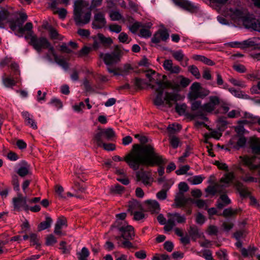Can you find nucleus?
<instances>
[{"label": "nucleus", "instance_id": "nucleus-16", "mask_svg": "<svg viewBox=\"0 0 260 260\" xmlns=\"http://www.w3.org/2000/svg\"><path fill=\"white\" fill-rule=\"evenodd\" d=\"M174 4L180 8L188 11L193 12L196 11L198 7L192 3L188 0H173Z\"/></svg>", "mask_w": 260, "mask_h": 260}, {"label": "nucleus", "instance_id": "nucleus-44", "mask_svg": "<svg viewBox=\"0 0 260 260\" xmlns=\"http://www.w3.org/2000/svg\"><path fill=\"white\" fill-rule=\"evenodd\" d=\"M204 178V177H202L201 175H196L189 178L188 180L192 184L197 185L201 184L203 182Z\"/></svg>", "mask_w": 260, "mask_h": 260}, {"label": "nucleus", "instance_id": "nucleus-18", "mask_svg": "<svg viewBox=\"0 0 260 260\" xmlns=\"http://www.w3.org/2000/svg\"><path fill=\"white\" fill-rule=\"evenodd\" d=\"M25 40H30L28 42L29 45L32 46L35 50L39 49V44L40 40L42 38V37H38L36 35H33V31L27 32L26 35L24 36Z\"/></svg>", "mask_w": 260, "mask_h": 260}, {"label": "nucleus", "instance_id": "nucleus-29", "mask_svg": "<svg viewBox=\"0 0 260 260\" xmlns=\"http://www.w3.org/2000/svg\"><path fill=\"white\" fill-rule=\"evenodd\" d=\"M239 171L242 174V176H240V179L242 181L245 182H256L257 180L255 178L249 176L248 173H246L245 170L240 168H239Z\"/></svg>", "mask_w": 260, "mask_h": 260}, {"label": "nucleus", "instance_id": "nucleus-24", "mask_svg": "<svg viewBox=\"0 0 260 260\" xmlns=\"http://www.w3.org/2000/svg\"><path fill=\"white\" fill-rule=\"evenodd\" d=\"M67 221L65 217L63 216L59 217L55 223L54 228V233L57 235H60L61 234L60 229L63 226H67Z\"/></svg>", "mask_w": 260, "mask_h": 260}, {"label": "nucleus", "instance_id": "nucleus-40", "mask_svg": "<svg viewBox=\"0 0 260 260\" xmlns=\"http://www.w3.org/2000/svg\"><path fill=\"white\" fill-rule=\"evenodd\" d=\"M165 226L164 228V230L166 232H169L173 229V228L176 226L175 222H174L173 219L172 218H168L167 220V222L166 224H164Z\"/></svg>", "mask_w": 260, "mask_h": 260}, {"label": "nucleus", "instance_id": "nucleus-8", "mask_svg": "<svg viewBox=\"0 0 260 260\" xmlns=\"http://www.w3.org/2000/svg\"><path fill=\"white\" fill-rule=\"evenodd\" d=\"M178 187L180 196L176 197L175 204L177 207H184L187 202L186 198L184 197V193L188 190L189 186L186 182H181L178 185Z\"/></svg>", "mask_w": 260, "mask_h": 260}, {"label": "nucleus", "instance_id": "nucleus-57", "mask_svg": "<svg viewBox=\"0 0 260 260\" xmlns=\"http://www.w3.org/2000/svg\"><path fill=\"white\" fill-rule=\"evenodd\" d=\"M128 39V35L124 32H121L118 36V40L119 42L122 43H129V41H127Z\"/></svg>", "mask_w": 260, "mask_h": 260}, {"label": "nucleus", "instance_id": "nucleus-6", "mask_svg": "<svg viewBox=\"0 0 260 260\" xmlns=\"http://www.w3.org/2000/svg\"><path fill=\"white\" fill-rule=\"evenodd\" d=\"M27 198L24 197L19 192L17 194V197H14L12 199V204L14 210L15 211H20L24 210L26 212L29 211V206L27 204Z\"/></svg>", "mask_w": 260, "mask_h": 260}, {"label": "nucleus", "instance_id": "nucleus-49", "mask_svg": "<svg viewBox=\"0 0 260 260\" xmlns=\"http://www.w3.org/2000/svg\"><path fill=\"white\" fill-rule=\"evenodd\" d=\"M230 11L234 15L235 17L237 19H241L243 20L245 16H243V13L241 10L238 9H231Z\"/></svg>", "mask_w": 260, "mask_h": 260}, {"label": "nucleus", "instance_id": "nucleus-10", "mask_svg": "<svg viewBox=\"0 0 260 260\" xmlns=\"http://www.w3.org/2000/svg\"><path fill=\"white\" fill-rule=\"evenodd\" d=\"M115 136V134L113 129L111 128H108L106 129H101L94 136L93 140L94 142H99L102 144V141H111Z\"/></svg>", "mask_w": 260, "mask_h": 260}, {"label": "nucleus", "instance_id": "nucleus-31", "mask_svg": "<svg viewBox=\"0 0 260 260\" xmlns=\"http://www.w3.org/2000/svg\"><path fill=\"white\" fill-rule=\"evenodd\" d=\"M193 58L196 60H199L202 61L208 66H213L215 63L213 61L211 60L210 59L206 57L205 56L201 55H194L193 56Z\"/></svg>", "mask_w": 260, "mask_h": 260}, {"label": "nucleus", "instance_id": "nucleus-53", "mask_svg": "<svg viewBox=\"0 0 260 260\" xmlns=\"http://www.w3.org/2000/svg\"><path fill=\"white\" fill-rule=\"evenodd\" d=\"M131 214L134 215V219L136 221L140 220L145 217L144 214L141 211L134 212V211H132Z\"/></svg>", "mask_w": 260, "mask_h": 260}, {"label": "nucleus", "instance_id": "nucleus-2", "mask_svg": "<svg viewBox=\"0 0 260 260\" xmlns=\"http://www.w3.org/2000/svg\"><path fill=\"white\" fill-rule=\"evenodd\" d=\"M122 55L121 50V47L119 45H115L114 50L111 53H106L105 54H101V57L103 56L104 63L108 66L107 70L109 73L113 74V76H123L128 74L130 70H133L131 65L126 64L124 66L123 70H121L119 68H112L109 66L118 63L120 60V58Z\"/></svg>", "mask_w": 260, "mask_h": 260}, {"label": "nucleus", "instance_id": "nucleus-22", "mask_svg": "<svg viewBox=\"0 0 260 260\" xmlns=\"http://www.w3.org/2000/svg\"><path fill=\"white\" fill-rule=\"evenodd\" d=\"M6 74L3 77L2 81L3 84L8 88H12L16 85L17 83H19L20 81L19 77L18 76H14V78L10 77H6Z\"/></svg>", "mask_w": 260, "mask_h": 260}, {"label": "nucleus", "instance_id": "nucleus-32", "mask_svg": "<svg viewBox=\"0 0 260 260\" xmlns=\"http://www.w3.org/2000/svg\"><path fill=\"white\" fill-rule=\"evenodd\" d=\"M10 16V13L6 9L3 8L0 10V28H3L5 25L3 22L6 20Z\"/></svg>", "mask_w": 260, "mask_h": 260}, {"label": "nucleus", "instance_id": "nucleus-5", "mask_svg": "<svg viewBox=\"0 0 260 260\" xmlns=\"http://www.w3.org/2000/svg\"><path fill=\"white\" fill-rule=\"evenodd\" d=\"M190 83V80L189 79L182 76H179L175 79L171 80V83H168L170 89L178 92L180 91L182 88L186 87Z\"/></svg>", "mask_w": 260, "mask_h": 260}, {"label": "nucleus", "instance_id": "nucleus-54", "mask_svg": "<svg viewBox=\"0 0 260 260\" xmlns=\"http://www.w3.org/2000/svg\"><path fill=\"white\" fill-rule=\"evenodd\" d=\"M190 167L188 165L183 166L179 169L176 171V173L178 175H181L186 174L187 172L189 170Z\"/></svg>", "mask_w": 260, "mask_h": 260}, {"label": "nucleus", "instance_id": "nucleus-47", "mask_svg": "<svg viewBox=\"0 0 260 260\" xmlns=\"http://www.w3.org/2000/svg\"><path fill=\"white\" fill-rule=\"evenodd\" d=\"M172 56L176 60L179 61H182L184 57V55L181 50L174 51L172 53Z\"/></svg>", "mask_w": 260, "mask_h": 260}, {"label": "nucleus", "instance_id": "nucleus-42", "mask_svg": "<svg viewBox=\"0 0 260 260\" xmlns=\"http://www.w3.org/2000/svg\"><path fill=\"white\" fill-rule=\"evenodd\" d=\"M127 223L125 221L116 220L115 222L111 225V229L117 228L120 232L121 228H126Z\"/></svg>", "mask_w": 260, "mask_h": 260}, {"label": "nucleus", "instance_id": "nucleus-20", "mask_svg": "<svg viewBox=\"0 0 260 260\" xmlns=\"http://www.w3.org/2000/svg\"><path fill=\"white\" fill-rule=\"evenodd\" d=\"M21 165L16 172L19 176L24 178L30 174V165L25 160H22Z\"/></svg>", "mask_w": 260, "mask_h": 260}, {"label": "nucleus", "instance_id": "nucleus-4", "mask_svg": "<svg viewBox=\"0 0 260 260\" xmlns=\"http://www.w3.org/2000/svg\"><path fill=\"white\" fill-rule=\"evenodd\" d=\"M190 90L187 96L190 101H195L198 98H204L210 93L209 90L203 88L200 83L196 82L192 84Z\"/></svg>", "mask_w": 260, "mask_h": 260}, {"label": "nucleus", "instance_id": "nucleus-30", "mask_svg": "<svg viewBox=\"0 0 260 260\" xmlns=\"http://www.w3.org/2000/svg\"><path fill=\"white\" fill-rule=\"evenodd\" d=\"M171 83V80H167L166 81H157L156 82V84L157 85L158 87L155 88V86L151 84H148L147 85L151 87L152 89H165L166 88L170 89L169 87V83Z\"/></svg>", "mask_w": 260, "mask_h": 260}, {"label": "nucleus", "instance_id": "nucleus-45", "mask_svg": "<svg viewBox=\"0 0 260 260\" xmlns=\"http://www.w3.org/2000/svg\"><path fill=\"white\" fill-rule=\"evenodd\" d=\"M216 83H217V85L220 87L221 86H223L222 87V88H223L224 89H228L229 85L226 83L224 82V81L222 79V76L219 73L217 74Z\"/></svg>", "mask_w": 260, "mask_h": 260}, {"label": "nucleus", "instance_id": "nucleus-60", "mask_svg": "<svg viewBox=\"0 0 260 260\" xmlns=\"http://www.w3.org/2000/svg\"><path fill=\"white\" fill-rule=\"evenodd\" d=\"M11 68L14 72V76L19 77L20 74V72L19 70L18 65L16 62H12L11 64Z\"/></svg>", "mask_w": 260, "mask_h": 260}, {"label": "nucleus", "instance_id": "nucleus-63", "mask_svg": "<svg viewBox=\"0 0 260 260\" xmlns=\"http://www.w3.org/2000/svg\"><path fill=\"white\" fill-rule=\"evenodd\" d=\"M179 142V139L176 136H172L170 138V144L174 149H176L178 147Z\"/></svg>", "mask_w": 260, "mask_h": 260}, {"label": "nucleus", "instance_id": "nucleus-35", "mask_svg": "<svg viewBox=\"0 0 260 260\" xmlns=\"http://www.w3.org/2000/svg\"><path fill=\"white\" fill-rule=\"evenodd\" d=\"M54 60L58 65L61 67L65 71L68 70L69 68V63L64 58H60L58 56H56Z\"/></svg>", "mask_w": 260, "mask_h": 260}, {"label": "nucleus", "instance_id": "nucleus-14", "mask_svg": "<svg viewBox=\"0 0 260 260\" xmlns=\"http://www.w3.org/2000/svg\"><path fill=\"white\" fill-rule=\"evenodd\" d=\"M139 170L136 171L137 172L136 174L137 180L139 181H142L145 185H150L151 184V182L153 180L151 172L144 170Z\"/></svg>", "mask_w": 260, "mask_h": 260}, {"label": "nucleus", "instance_id": "nucleus-37", "mask_svg": "<svg viewBox=\"0 0 260 260\" xmlns=\"http://www.w3.org/2000/svg\"><path fill=\"white\" fill-rule=\"evenodd\" d=\"M29 239L30 243H32V245L36 246V249L40 248L41 245L39 243V239L38 237V235L35 233H31L29 235Z\"/></svg>", "mask_w": 260, "mask_h": 260}, {"label": "nucleus", "instance_id": "nucleus-21", "mask_svg": "<svg viewBox=\"0 0 260 260\" xmlns=\"http://www.w3.org/2000/svg\"><path fill=\"white\" fill-rule=\"evenodd\" d=\"M32 27L33 25L31 22H27L24 26L23 25L21 26H18L17 30L14 31V34L16 36L21 38L23 36V35L25 31H32Z\"/></svg>", "mask_w": 260, "mask_h": 260}, {"label": "nucleus", "instance_id": "nucleus-13", "mask_svg": "<svg viewBox=\"0 0 260 260\" xmlns=\"http://www.w3.org/2000/svg\"><path fill=\"white\" fill-rule=\"evenodd\" d=\"M39 46L40 47L39 49L36 50L38 53H40L42 49H48L49 52L53 55L54 58H55V56H58L55 52L54 47L46 37H42V38L40 39Z\"/></svg>", "mask_w": 260, "mask_h": 260}, {"label": "nucleus", "instance_id": "nucleus-7", "mask_svg": "<svg viewBox=\"0 0 260 260\" xmlns=\"http://www.w3.org/2000/svg\"><path fill=\"white\" fill-rule=\"evenodd\" d=\"M258 39L253 38L247 40H245L242 42H231L228 43V45L232 48H246L253 47L254 49L260 48V43L258 42Z\"/></svg>", "mask_w": 260, "mask_h": 260}, {"label": "nucleus", "instance_id": "nucleus-27", "mask_svg": "<svg viewBox=\"0 0 260 260\" xmlns=\"http://www.w3.org/2000/svg\"><path fill=\"white\" fill-rule=\"evenodd\" d=\"M176 102H172V104H175V111L179 115H186L188 116L189 114L186 113L187 106L185 103L179 104Z\"/></svg>", "mask_w": 260, "mask_h": 260}, {"label": "nucleus", "instance_id": "nucleus-61", "mask_svg": "<svg viewBox=\"0 0 260 260\" xmlns=\"http://www.w3.org/2000/svg\"><path fill=\"white\" fill-rule=\"evenodd\" d=\"M191 103V109L193 111H195L201 108L202 109V104L200 101H192Z\"/></svg>", "mask_w": 260, "mask_h": 260}, {"label": "nucleus", "instance_id": "nucleus-17", "mask_svg": "<svg viewBox=\"0 0 260 260\" xmlns=\"http://www.w3.org/2000/svg\"><path fill=\"white\" fill-rule=\"evenodd\" d=\"M254 158L245 156L242 158L243 165L247 167L252 172H255L258 170V174L260 176V166L254 164Z\"/></svg>", "mask_w": 260, "mask_h": 260}, {"label": "nucleus", "instance_id": "nucleus-9", "mask_svg": "<svg viewBox=\"0 0 260 260\" xmlns=\"http://www.w3.org/2000/svg\"><path fill=\"white\" fill-rule=\"evenodd\" d=\"M74 10V19L77 25H81L88 23L91 18V12H87L83 16V19H82L81 16L82 14V8L79 6H77L75 5Z\"/></svg>", "mask_w": 260, "mask_h": 260}, {"label": "nucleus", "instance_id": "nucleus-11", "mask_svg": "<svg viewBox=\"0 0 260 260\" xmlns=\"http://www.w3.org/2000/svg\"><path fill=\"white\" fill-rule=\"evenodd\" d=\"M243 24L247 28L260 32V16L257 17L245 16L243 18Z\"/></svg>", "mask_w": 260, "mask_h": 260}, {"label": "nucleus", "instance_id": "nucleus-12", "mask_svg": "<svg viewBox=\"0 0 260 260\" xmlns=\"http://www.w3.org/2000/svg\"><path fill=\"white\" fill-rule=\"evenodd\" d=\"M106 24L107 20L103 13L99 12L94 14L91 24L92 28L94 29H101L106 27Z\"/></svg>", "mask_w": 260, "mask_h": 260}, {"label": "nucleus", "instance_id": "nucleus-28", "mask_svg": "<svg viewBox=\"0 0 260 260\" xmlns=\"http://www.w3.org/2000/svg\"><path fill=\"white\" fill-rule=\"evenodd\" d=\"M97 36L100 43L105 47H110L113 42L112 39L111 38H107L102 34L99 33Z\"/></svg>", "mask_w": 260, "mask_h": 260}, {"label": "nucleus", "instance_id": "nucleus-39", "mask_svg": "<svg viewBox=\"0 0 260 260\" xmlns=\"http://www.w3.org/2000/svg\"><path fill=\"white\" fill-rule=\"evenodd\" d=\"M125 190V187L117 183L111 187V192L113 193L121 194Z\"/></svg>", "mask_w": 260, "mask_h": 260}, {"label": "nucleus", "instance_id": "nucleus-46", "mask_svg": "<svg viewBox=\"0 0 260 260\" xmlns=\"http://www.w3.org/2000/svg\"><path fill=\"white\" fill-rule=\"evenodd\" d=\"M141 207V204L137 200H133L129 203L128 211L131 213L132 211Z\"/></svg>", "mask_w": 260, "mask_h": 260}, {"label": "nucleus", "instance_id": "nucleus-59", "mask_svg": "<svg viewBox=\"0 0 260 260\" xmlns=\"http://www.w3.org/2000/svg\"><path fill=\"white\" fill-rule=\"evenodd\" d=\"M109 29L111 32L119 33L121 31V26L116 24H111L109 26Z\"/></svg>", "mask_w": 260, "mask_h": 260}, {"label": "nucleus", "instance_id": "nucleus-1", "mask_svg": "<svg viewBox=\"0 0 260 260\" xmlns=\"http://www.w3.org/2000/svg\"><path fill=\"white\" fill-rule=\"evenodd\" d=\"M142 154L137 152L127 154L124 158L118 155L113 156L114 161H124L130 168L134 171L139 169L141 165L147 167L159 165L161 162V158L154 152V148L150 145H146L142 147Z\"/></svg>", "mask_w": 260, "mask_h": 260}, {"label": "nucleus", "instance_id": "nucleus-56", "mask_svg": "<svg viewBox=\"0 0 260 260\" xmlns=\"http://www.w3.org/2000/svg\"><path fill=\"white\" fill-rule=\"evenodd\" d=\"M246 141L247 140L244 136H239L236 145L238 148L244 147L246 145Z\"/></svg>", "mask_w": 260, "mask_h": 260}, {"label": "nucleus", "instance_id": "nucleus-43", "mask_svg": "<svg viewBox=\"0 0 260 260\" xmlns=\"http://www.w3.org/2000/svg\"><path fill=\"white\" fill-rule=\"evenodd\" d=\"M188 70L197 79H199L201 78L199 70L196 66L192 65L189 66Z\"/></svg>", "mask_w": 260, "mask_h": 260}, {"label": "nucleus", "instance_id": "nucleus-26", "mask_svg": "<svg viewBox=\"0 0 260 260\" xmlns=\"http://www.w3.org/2000/svg\"><path fill=\"white\" fill-rule=\"evenodd\" d=\"M167 217L169 218H172L174 222L176 221L179 223H183L186 221V217L184 215H181L177 212L168 213Z\"/></svg>", "mask_w": 260, "mask_h": 260}, {"label": "nucleus", "instance_id": "nucleus-64", "mask_svg": "<svg viewBox=\"0 0 260 260\" xmlns=\"http://www.w3.org/2000/svg\"><path fill=\"white\" fill-rule=\"evenodd\" d=\"M251 148L253 154L260 155V144H253L251 146Z\"/></svg>", "mask_w": 260, "mask_h": 260}, {"label": "nucleus", "instance_id": "nucleus-25", "mask_svg": "<svg viewBox=\"0 0 260 260\" xmlns=\"http://www.w3.org/2000/svg\"><path fill=\"white\" fill-rule=\"evenodd\" d=\"M52 223V219L51 217L46 215L45 216V220L41 222L38 225V231L40 232L50 228Z\"/></svg>", "mask_w": 260, "mask_h": 260}, {"label": "nucleus", "instance_id": "nucleus-23", "mask_svg": "<svg viewBox=\"0 0 260 260\" xmlns=\"http://www.w3.org/2000/svg\"><path fill=\"white\" fill-rule=\"evenodd\" d=\"M22 117L25 119V123L27 125H29L34 129L37 128V125L35 120L32 118V116L30 117V115L27 111H23L21 113Z\"/></svg>", "mask_w": 260, "mask_h": 260}, {"label": "nucleus", "instance_id": "nucleus-58", "mask_svg": "<svg viewBox=\"0 0 260 260\" xmlns=\"http://www.w3.org/2000/svg\"><path fill=\"white\" fill-rule=\"evenodd\" d=\"M167 190L162 189L156 193V197L159 200H164L167 197Z\"/></svg>", "mask_w": 260, "mask_h": 260}, {"label": "nucleus", "instance_id": "nucleus-3", "mask_svg": "<svg viewBox=\"0 0 260 260\" xmlns=\"http://www.w3.org/2000/svg\"><path fill=\"white\" fill-rule=\"evenodd\" d=\"M155 89L157 94L153 103L157 106L164 105L166 102L169 107H172L173 106L172 102H176L181 99V95L178 93L166 92L165 95L164 96L165 89Z\"/></svg>", "mask_w": 260, "mask_h": 260}, {"label": "nucleus", "instance_id": "nucleus-36", "mask_svg": "<svg viewBox=\"0 0 260 260\" xmlns=\"http://www.w3.org/2000/svg\"><path fill=\"white\" fill-rule=\"evenodd\" d=\"M98 147H103L104 149L107 151H113L115 149V145L112 143L107 144L104 143V141H102V144H100L99 142H95Z\"/></svg>", "mask_w": 260, "mask_h": 260}, {"label": "nucleus", "instance_id": "nucleus-55", "mask_svg": "<svg viewBox=\"0 0 260 260\" xmlns=\"http://www.w3.org/2000/svg\"><path fill=\"white\" fill-rule=\"evenodd\" d=\"M215 109V107L213 106L209 102L204 104L202 107V110L207 112H212Z\"/></svg>", "mask_w": 260, "mask_h": 260}, {"label": "nucleus", "instance_id": "nucleus-41", "mask_svg": "<svg viewBox=\"0 0 260 260\" xmlns=\"http://www.w3.org/2000/svg\"><path fill=\"white\" fill-rule=\"evenodd\" d=\"M147 203L154 211L158 212L160 210L158 202L155 200H147Z\"/></svg>", "mask_w": 260, "mask_h": 260}, {"label": "nucleus", "instance_id": "nucleus-51", "mask_svg": "<svg viewBox=\"0 0 260 260\" xmlns=\"http://www.w3.org/2000/svg\"><path fill=\"white\" fill-rule=\"evenodd\" d=\"M66 244V242L63 241H61L59 244V249L62 250L63 254H69L70 252V246H67Z\"/></svg>", "mask_w": 260, "mask_h": 260}, {"label": "nucleus", "instance_id": "nucleus-34", "mask_svg": "<svg viewBox=\"0 0 260 260\" xmlns=\"http://www.w3.org/2000/svg\"><path fill=\"white\" fill-rule=\"evenodd\" d=\"M11 184L13 186L14 190L18 192V193L20 190V188L19 178L17 175L13 174L12 175Z\"/></svg>", "mask_w": 260, "mask_h": 260}, {"label": "nucleus", "instance_id": "nucleus-52", "mask_svg": "<svg viewBox=\"0 0 260 260\" xmlns=\"http://www.w3.org/2000/svg\"><path fill=\"white\" fill-rule=\"evenodd\" d=\"M159 35L161 40L163 41H166L169 38V34L166 29L162 30H159L157 31Z\"/></svg>", "mask_w": 260, "mask_h": 260}, {"label": "nucleus", "instance_id": "nucleus-48", "mask_svg": "<svg viewBox=\"0 0 260 260\" xmlns=\"http://www.w3.org/2000/svg\"><path fill=\"white\" fill-rule=\"evenodd\" d=\"M146 83L144 80L141 78L136 77L134 80V84L139 89H143L144 88L143 85Z\"/></svg>", "mask_w": 260, "mask_h": 260}, {"label": "nucleus", "instance_id": "nucleus-15", "mask_svg": "<svg viewBox=\"0 0 260 260\" xmlns=\"http://www.w3.org/2000/svg\"><path fill=\"white\" fill-rule=\"evenodd\" d=\"M27 19V15L24 13H21L19 14V17L15 20H11L9 21V26L12 31L17 30L18 26H21L23 25L24 22Z\"/></svg>", "mask_w": 260, "mask_h": 260}, {"label": "nucleus", "instance_id": "nucleus-33", "mask_svg": "<svg viewBox=\"0 0 260 260\" xmlns=\"http://www.w3.org/2000/svg\"><path fill=\"white\" fill-rule=\"evenodd\" d=\"M154 152H155V153L161 158L162 161L160 164L154 165L153 167L158 166L159 168L158 169V171H157L158 175L159 176H162L165 173V168L162 166L164 165H165V163L166 162V159L165 158H164L162 155H160L159 153L156 152L154 148Z\"/></svg>", "mask_w": 260, "mask_h": 260}, {"label": "nucleus", "instance_id": "nucleus-19", "mask_svg": "<svg viewBox=\"0 0 260 260\" xmlns=\"http://www.w3.org/2000/svg\"><path fill=\"white\" fill-rule=\"evenodd\" d=\"M120 232L124 240H132L135 237L134 228L130 225H127L126 228H121Z\"/></svg>", "mask_w": 260, "mask_h": 260}, {"label": "nucleus", "instance_id": "nucleus-38", "mask_svg": "<svg viewBox=\"0 0 260 260\" xmlns=\"http://www.w3.org/2000/svg\"><path fill=\"white\" fill-rule=\"evenodd\" d=\"M190 236L193 239H196L197 238L200 237V233L199 229L196 225L190 226L188 231Z\"/></svg>", "mask_w": 260, "mask_h": 260}, {"label": "nucleus", "instance_id": "nucleus-50", "mask_svg": "<svg viewBox=\"0 0 260 260\" xmlns=\"http://www.w3.org/2000/svg\"><path fill=\"white\" fill-rule=\"evenodd\" d=\"M57 242V240L52 234L49 235L46 238V245L51 246Z\"/></svg>", "mask_w": 260, "mask_h": 260}, {"label": "nucleus", "instance_id": "nucleus-62", "mask_svg": "<svg viewBox=\"0 0 260 260\" xmlns=\"http://www.w3.org/2000/svg\"><path fill=\"white\" fill-rule=\"evenodd\" d=\"M209 103L215 107L220 104V99L217 96H210L209 97Z\"/></svg>", "mask_w": 260, "mask_h": 260}]
</instances>
